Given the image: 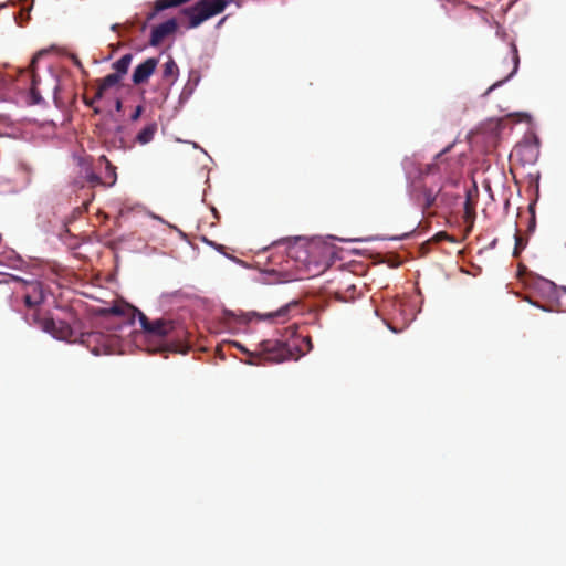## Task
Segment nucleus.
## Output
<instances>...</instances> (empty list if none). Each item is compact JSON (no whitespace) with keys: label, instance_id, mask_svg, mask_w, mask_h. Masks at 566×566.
<instances>
[{"label":"nucleus","instance_id":"nucleus-27","mask_svg":"<svg viewBox=\"0 0 566 566\" xmlns=\"http://www.w3.org/2000/svg\"><path fill=\"white\" fill-rule=\"evenodd\" d=\"M105 90H102V86L98 84L97 91L93 97V101H98L103 97Z\"/></svg>","mask_w":566,"mask_h":566},{"label":"nucleus","instance_id":"nucleus-24","mask_svg":"<svg viewBox=\"0 0 566 566\" xmlns=\"http://www.w3.org/2000/svg\"><path fill=\"white\" fill-rule=\"evenodd\" d=\"M434 241L440 242L443 240L453 241V239L444 231H440L434 235Z\"/></svg>","mask_w":566,"mask_h":566},{"label":"nucleus","instance_id":"nucleus-18","mask_svg":"<svg viewBox=\"0 0 566 566\" xmlns=\"http://www.w3.org/2000/svg\"><path fill=\"white\" fill-rule=\"evenodd\" d=\"M190 0H156V11H164L170 8H177Z\"/></svg>","mask_w":566,"mask_h":566},{"label":"nucleus","instance_id":"nucleus-9","mask_svg":"<svg viewBox=\"0 0 566 566\" xmlns=\"http://www.w3.org/2000/svg\"><path fill=\"white\" fill-rule=\"evenodd\" d=\"M177 29L178 23L177 20L174 18L168 19L167 21L154 27L149 39V44L151 46H158L166 38L174 34L177 31Z\"/></svg>","mask_w":566,"mask_h":566},{"label":"nucleus","instance_id":"nucleus-13","mask_svg":"<svg viewBox=\"0 0 566 566\" xmlns=\"http://www.w3.org/2000/svg\"><path fill=\"white\" fill-rule=\"evenodd\" d=\"M81 172L84 181H86L92 188L104 186L103 177L95 174L90 164H83Z\"/></svg>","mask_w":566,"mask_h":566},{"label":"nucleus","instance_id":"nucleus-30","mask_svg":"<svg viewBox=\"0 0 566 566\" xmlns=\"http://www.w3.org/2000/svg\"><path fill=\"white\" fill-rule=\"evenodd\" d=\"M94 102H95V101H93V98H92V99H88L87 97H85V96H84V103H85V105H86V106L92 107V106H93V104H94Z\"/></svg>","mask_w":566,"mask_h":566},{"label":"nucleus","instance_id":"nucleus-29","mask_svg":"<svg viewBox=\"0 0 566 566\" xmlns=\"http://www.w3.org/2000/svg\"><path fill=\"white\" fill-rule=\"evenodd\" d=\"M122 107H123V103L119 98L116 99V103H115V108L116 111H122Z\"/></svg>","mask_w":566,"mask_h":566},{"label":"nucleus","instance_id":"nucleus-33","mask_svg":"<svg viewBox=\"0 0 566 566\" xmlns=\"http://www.w3.org/2000/svg\"><path fill=\"white\" fill-rule=\"evenodd\" d=\"M146 28H147V21H146V22H144V23L142 24L140 30H142V31H145V30H146Z\"/></svg>","mask_w":566,"mask_h":566},{"label":"nucleus","instance_id":"nucleus-21","mask_svg":"<svg viewBox=\"0 0 566 566\" xmlns=\"http://www.w3.org/2000/svg\"><path fill=\"white\" fill-rule=\"evenodd\" d=\"M515 239V247L513 251V256L517 258L521 253V251L525 248L526 243L524 242L523 238L518 234V231L516 230L514 234Z\"/></svg>","mask_w":566,"mask_h":566},{"label":"nucleus","instance_id":"nucleus-15","mask_svg":"<svg viewBox=\"0 0 566 566\" xmlns=\"http://www.w3.org/2000/svg\"><path fill=\"white\" fill-rule=\"evenodd\" d=\"M158 126L155 122L146 125L137 135H136V142L140 145H146L150 143L156 133H157Z\"/></svg>","mask_w":566,"mask_h":566},{"label":"nucleus","instance_id":"nucleus-14","mask_svg":"<svg viewBox=\"0 0 566 566\" xmlns=\"http://www.w3.org/2000/svg\"><path fill=\"white\" fill-rule=\"evenodd\" d=\"M511 54H512V61H513V69L512 71L510 72V74L507 76H505L503 80L501 81H497L495 82L493 85H491L486 93L485 94H489L490 92H492L494 88L499 87L500 85H502L504 82L509 81L517 71L518 69V63H520V57H518V51H517V48L514 43L511 44Z\"/></svg>","mask_w":566,"mask_h":566},{"label":"nucleus","instance_id":"nucleus-31","mask_svg":"<svg viewBox=\"0 0 566 566\" xmlns=\"http://www.w3.org/2000/svg\"><path fill=\"white\" fill-rule=\"evenodd\" d=\"M451 148V145L446 147L442 151H440L439 154H437L436 158H440L443 154H446L447 151H449V149Z\"/></svg>","mask_w":566,"mask_h":566},{"label":"nucleus","instance_id":"nucleus-4","mask_svg":"<svg viewBox=\"0 0 566 566\" xmlns=\"http://www.w3.org/2000/svg\"><path fill=\"white\" fill-rule=\"evenodd\" d=\"M228 4V0H199L193 7L185 10L189 17L188 28L199 27L203 21L223 12Z\"/></svg>","mask_w":566,"mask_h":566},{"label":"nucleus","instance_id":"nucleus-17","mask_svg":"<svg viewBox=\"0 0 566 566\" xmlns=\"http://www.w3.org/2000/svg\"><path fill=\"white\" fill-rule=\"evenodd\" d=\"M133 61L130 53L124 54L119 60L113 63L112 67L115 70V74H119L122 78L127 72Z\"/></svg>","mask_w":566,"mask_h":566},{"label":"nucleus","instance_id":"nucleus-26","mask_svg":"<svg viewBox=\"0 0 566 566\" xmlns=\"http://www.w3.org/2000/svg\"><path fill=\"white\" fill-rule=\"evenodd\" d=\"M531 147L528 145H517L514 150H513V154L514 155H521L524 150H527L530 149Z\"/></svg>","mask_w":566,"mask_h":566},{"label":"nucleus","instance_id":"nucleus-10","mask_svg":"<svg viewBox=\"0 0 566 566\" xmlns=\"http://www.w3.org/2000/svg\"><path fill=\"white\" fill-rule=\"evenodd\" d=\"M179 69L174 61V59L169 57V60L163 66L161 77L165 83L171 86L178 77Z\"/></svg>","mask_w":566,"mask_h":566},{"label":"nucleus","instance_id":"nucleus-3","mask_svg":"<svg viewBox=\"0 0 566 566\" xmlns=\"http://www.w3.org/2000/svg\"><path fill=\"white\" fill-rule=\"evenodd\" d=\"M254 360H249V364L259 365L262 363H281L294 358L293 346L290 343L266 339L259 344V350L255 354H250Z\"/></svg>","mask_w":566,"mask_h":566},{"label":"nucleus","instance_id":"nucleus-22","mask_svg":"<svg viewBox=\"0 0 566 566\" xmlns=\"http://www.w3.org/2000/svg\"><path fill=\"white\" fill-rule=\"evenodd\" d=\"M302 343L305 345L306 349L303 350V348L300 346V345H292L293 346V349L294 348H298V350L301 352V355H304L306 352H310L312 350L313 348V344H312V339L310 336H306V337H303L302 338Z\"/></svg>","mask_w":566,"mask_h":566},{"label":"nucleus","instance_id":"nucleus-1","mask_svg":"<svg viewBox=\"0 0 566 566\" xmlns=\"http://www.w3.org/2000/svg\"><path fill=\"white\" fill-rule=\"evenodd\" d=\"M109 312L114 315L127 314L134 319L138 316L144 337L148 342L146 350L149 353H181L186 354L190 349L188 344L189 332L185 325L170 318H157L150 321L143 312L133 306H113Z\"/></svg>","mask_w":566,"mask_h":566},{"label":"nucleus","instance_id":"nucleus-8","mask_svg":"<svg viewBox=\"0 0 566 566\" xmlns=\"http://www.w3.org/2000/svg\"><path fill=\"white\" fill-rule=\"evenodd\" d=\"M159 60L156 57H148L138 64L132 75V82L135 85H142L148 82L150 76L155 73Z\"/></svg>","mask_w":566,"mask_h":566},{"label":"nucleus","instance_id":"nucleus-2","mask_svg":"<svg viewBox=\"0 0 566 566\" xmlns=\"http://www.w3.org/2000/svg\"><path fill=\"white\" fill-rule=\"evenodd\" d=\"M437 176L440 179V167L437 163L420 165L418 168V181L412 185L411 197L422 210L431 209L442 190L441 184L436 187L427 185L429 177L434 178Z\"/></svg>","mask_w":566,"mask_h":566},{"label":"nucleus","instance_id":"nucleus-28","mask_svg":"<svg viewBox=\"0 0 566 566\" xmlns=\"http://www.w3.org/2000/svg\"><path fill=\"white\" fill-rule=\"evenodd\" d=\"M158 12H159V11H156V3L154 2L153 11H150V12L147 14L146 21L148 22V21L154 20Z\"/></svg>","mask_w":566,"mask_h":566},{"label":"nucleus","instance_id":"nucleus-19","mask_svg":"<svg viewBox=\"0 0 566 566\" xmlns=\"http://www.w3.org/2000/svg\"><path fill=\"white\" fill-rule=\"evenodd\" d=\"M475 218V205L471 200L470 196L467 197L464 202V220L472 227Z\"/></svg>","mask_w":566,"mask_h":566},{"label":"nucleus","instance_id":"nucleus-16","mask_svg":"<svg viewBox=\"0 0 566 566\" xmlns=\"http://www.w3.org/2000/svg\"><path fill=\"white\" fill-rule=\"evenodd\" d=\"M297 302L293 301L289 304L281 306L277 311L261 315L264 319L281 318L283 322L287 318L291 307L297 306Z\"/></svg>","mask_w":566,"mask_h":566},{"label":"nucleus","instance_id":"nucleus-20","mask_svg":"<svg viewBox=\"0 0 566 566\" xmlns=\"http://www.w3.org/2000/svg\"><path fill=\"white\" fill-rule=\"evenodd\" d=\"M119 74L111 73L99 81L102 90H108L120 82Z\"/></svg>","mask_w":566,"mask_h":566},{"label":"nucleus","instance_id":"nucleus-5","mask_svg":"<svg viewBox=\"0 0 566 566\" xmlns=\"http://www.w3.org/2000/svg\"><path fill=\"white\" fill-rule=\"evenodd\" d=\"M38 325L41 329L51 334L56 339L65 340L69 343L76 342V339L74 338V331L72 329L70 324H67L64 321H55L50 317H44L38 321Z\"/></svg>","mask_w":566,"mask_h":566},{"label":"nucleus","instance_id":"nucleus-11","mask_svg":"<svg viewBox=\"0 0 566 566\" xmlns=\"http://www.w3.org/2000/svg\"><path fill=\"white\" fill-rule=\"evenodd\" d=\"M42 55V52H39L31 61V87H30V93H31V96H32V99L34 103H39L41 101V94L38 90V85L40 83V78L39 76L35 74V71H34V67H35V64L38 62V59Z\"/></svg>","mask_w":566,"mask_h":566},{"label":"nucleus","instance_id":"nucleus-23","mask_svg":"<svg viewBox=\"0 0 566 566\" xmlns=\"http://www.w3.org/2000/svg\"><path fill=\"white\" fill-rule=\"evenodd\" d=\"M536 285L539 289H544V290H548V291H553L554 290V283L548 281V280H545V279H537Z\"/></svg>","mask_w":566,"mask_h":566},{"label":"nucleus","instance_id":"nucleus-32","mask_svg":"<svg viewBox=\"0 0 566 566\" xmlns=\"http://www.w3.org/2000/svg\"><path fill=\"white\" fill-rule=\"evenodd\" d=\"M119 28H120V24L115 23V24H113V25H112V28H111V29H112L114 32H117Z\"/></svg>","mask_w":566,"mask_h":566},{"label":"nucleus","instance_id":"nucleus-7","mask_svg":"<svg viewBox=\"0 0 566 566\" xmlns=\"http://www.w3.org/2000/svg\"><path fill=\"white\" fill-rule=\"evenodd\" d=\"M24 285L23 293V302L27 307L33 308L40 305L44 301L43 290L41 282L33 281H24L22 279H18Z\"/></svg>","mask_w":566,"mask_h":566},{"label":"nucleus","instance_id":"nucleus-25","mask_svg":"<svg viewBox=\"0 0 566 566\" xmlns=\"http://www.w3.org/2000/svg\"><path fill=\"white\" fill-rule=\"evenodd\" d=\"M143 111H144L143 106H142V105H138V106L135 108V111L133 112V114L130 115V119H132L133 122L137 120V119L140 117V115H142V113H143Z\"/></svg>","mask_w":566,"mask_h":566},{"label":"nucleus","instance_id":"nucleus-6","mask_svg":"<svg viewBox=\"0 0 566 566\" xmlns=\"http://www.w3.org/2000/svg\"><path fill=\"white\" fill-rule=\"evenodd\" d=\"M80 343L90 348L91 352L96 356L106 355L111 353L108 337L99 332H90L81 334Z\"/></svg>","mask_w":566,"mask_h":566},{"label":"nucleus","instance_id":"nucleus-12","mask_svg":"<svg viewBox=\"0 0 566 566\" xmlns=\"http://www.w3.org/2000/svg\"><path fill=\"white\" fill-rule=\"evenodd\" d=\"M98 161L105 164V175L103 177L104 186L112 187L117 180L116 167L108 160L105 155H102L98 158Z\"/></svg>","mask_w":566,"mask_h":566}]
</instances>
